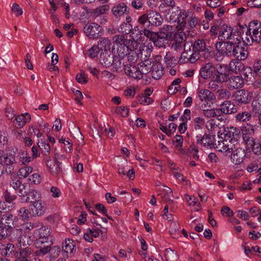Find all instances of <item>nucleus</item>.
I'll return each mask as SVG.
<instances>
[{
    "label": "nucleus",
    "instance_id": "1",
    "mask_svg": "<svg viewBox=\"0 0 261 261\" xmlns=\"http://www.w3.org/2000/svg\"><path fill=\"white\" fill-rule=\"evenodd\" d=\"M240 38H232V40L219 41L215 44L217 52L223 56L233 57L238 60L243 61L248 56V52L244 47H240Z\"/></svg>",
    "mask_w": 261,
    "mask_h": 261
},
{
    "label": "nucleus",
    "instance_id": "2",
    "mask_svg": "<svg viewBox=\"0 0 261 261\" xmlns=\"http://www.w3.org/2000/svg\"><path fill=\"white\" fill-rule=\"evenodd\" d=\"M232 97L238 105L247 104L251 101L252 94L248 90L241 89L235 91L232 94Z\"/></svg>",
    "mask_w": 261,
    "mask_h": 261
},
{
    "label": "nucleus",
    "instance_id": "3",
    "mask_svg": "<svg viewBox=\"0 0 261 261\" xmlns=\"http://www.w3.org/2000/svg\"><path fill=\"white\" fill-rule=\"evenodd\" d=\"M102 31V27L95 23H87L83 28L84 33L90 39L99 38Z\"/></svg>",
    "mask_w": 261,
    "mask_h": 261
},
{
    "label": "nucleus",
    "instance_id": "4",
    "mask_svg": "<svg viewBox=\"0 0 261 261\" xmlns=\"http://www.w3.org/2000/svg\"><path fill=\"white\" fill-rule=\"evenodd\" d=\"M218 37L221 41H225L226 40H232V38H239L235 32H233L232 28L226 24H223L221 27Z\"/></svg>",
    "mask_w": 261,
    "mask_h": 261
},
{
    "label": "nucleus",
    "instance_id": "5",
    "mask_svg": "<svg viewBox=\"0 0 261 261\" xmlns=\"http://www.w3.org/2000/svg\"><path fill=\"white\" fill-rule=\"evenodd\" d=\"M0 223L7 227L8 229L13 228L17 226L18 219L17 217L9 213L4 214L0 220Z\"/></svg>",
    "mask_w": 261,
    "mask_h": 261
},
{
    "label": "nucleus",
    "instance_id": "6",
    "mask_svg": "<svg viewBox=\"0 0 261 261\" xmlns=\"http://www.w3.org/2000/svg\"><path fill=\"white\" fill-rule=\"evenodd\" d=\"M216 72L213 76L220 83L226 82L228 76V68L224 65L217 64L215 67Z\"/></svg>",
    "mask_w": 261,
    "mask_h": 261
},
{
    "label": "nucleus",
    "instance_id": "7",
    "mask_svg": "<svg viewBox=\"0 0 261 261\" xmlns=\"http://www.w3.org/2000/svg\"><path fill=\"white\" fill-rule=\"evenodd\" d=\"M196 138L198 144H200L205 147H215V136L206 134L203 135L200 134L196 135Z\"/></svg>",
    "mask_w": 261,
    "mask_h": 261
},
{
    "label": "nucleus",
    "instance_id": "8",
    "mask_svg": "<svg viewBox=\"0 0 261 261\" xmlns=\"http://www.w3.org/2000/svg\"><path fill=\"white\" fill-rule=\"evenodd\" d=\"M230 132H229V138L232 137L229 141H227L226 143V155L230 156L231 153L234 152L238 148H241V147H238V143L237 142V139L236 136L238 135L237 133H234L233 132L232 136L230 135Z\"/></svg>",
    "mask_w": 261,
    "mask_h": 261
},
{
    "label": "nucleus",
    "instance_id": "9",
    "mask_svg": "<svg viewBox=\"0 0 261 261\" xmlns=\"http://www.w3.org/2000/svg\"><path fill=\"white\" fill-rule=\"evenodd\" d=\"M249 30L254 36L255 42H261V23L257 20H253L249 24Z\"/></svg>",
    "mask_w": 261,
    "mask_h": 261
},
{
    "label": "nucleus",
    "instance_id": "10",
    "mask_svg": "<svg viewBox=\"0 0 261 261\" xmlns=\"http://www.w3.org/2000/svg\"><path fill=\"white\" fill-rule=\"evenodd\" d=\"M10 185L14 190L17 191L18 195L21 197H24L26 188L25 184H22L17 177H15L10 181Z\"/></svg>",
    "mask_w": 261,
    "mask_h": 261
},
{
    "label": "nucleus",
    "instance_id": "11",
    "mask_svg": "<svg viewBox=\"0 0 261 261\" xmlns=\"http://www.w3.org/2000/svg\"><path fill=\"white\" fill-rule=\"evenodd\" d=\"M30 210L34 217L41 216L45 211V204L39 200L30 204Z\"/></svg>",
    "mask_w": 261,
    "mask_h": 261
},
{
    "label": "nucleus",
    "instance_id": "12",
    "mask_svg": "<svg viewBox=\"0 0 261 261\" xmlns=\"http://www.w3.org/2000/svg\"><path fill=\"white\" fill-rule=\"evenodd\" d=\"M114 60V56L110 52L102 53L100 55L99 61L100 64L106 68L112 66Z\"/></svg>",
    "mask_w": 261,
    "mask_h": 261
},
{
    "label": "nucleus",
    "instance_id": "13",
    "mask_svg": "<svg viewBox=\"0 0 261 261\" xmlns=\"http://www.w3.org/2000/svg\"><path fill=\"white\" fill-rule=\"evenodd\" d=\"M57 154H55V159L51 160L50 158L46 161V166L53 173L57 175L58 173L61 170L60 167L61 163L57 160Z\"/></svg>",
    "mask_w": 261,
    "mask_h": 261
},
{
    "label": "nucleus",
    "instance_id": "14",
    "mask_svg": "<svg viewBox=\"0 0 261 261\" xmlns=\"http://www.w3.org/2000/svg\"><path fill=\"white\" fill-rule=\"evenodd\" d=\"M231 161L236 165L241 164L246 155L245 150L243 148H238L234 152L231 153Z\"/></svg>",
    "mask_w": 261,
    "mask_h": 261
},
{
    "label": "nucleus",
    "instance_id": "15",
    "mask_svg": "<svg viewBox=\"0 0 261 261\" xmlns=\"http://www.w3.org/2000/svg\"><path fill=\"white\" fill-rule=\"evenodd\" d=\"M131 65H124V70L125 73L128 76L132 77L136 79H140L142 77V73L139 69V66L137 68L136 66H133L132 68H130Z\"/></svg>",
    "mask_w": 261,
    "mask_h": 261
},
{
    "label": "nucleus",
    "instance_id": "16",
    "mask_svg": "<svg viewBox=\"0 0 261 261\" xmlns=\"http://www.w3.org/2000/svg\"><path fill=\"white\" fill-rule=\"evenodd\" d=\"M215 72V67L211 63L205 64L200 69V74L203 79L210 77Z\"/></svg>",
    "mask_w": 261,
    "mask_h": 261
},
{
    "label": "nucleus",
    "instance_id": "17",
    "mask_svg": "<svg viewBox=\"0 0 261 261\" xmlns=\"http://www.w3.org/2000/svg\"><path fill=\"white\" fill-rule=\"evenodd\" d=\"M158 191L160 192L158 195H162V193H163L164 195L162 196V198L165 202H167L172 201L173 195L171 188L166 186L163 185L158 188Z\"/></svg>",
    "mask_w": 261,
    "mask_h": 261
},
{
    "label": "nucleus",
    "instance_id": "18",
    "mask_svg": "<svg viewBox=\"0 0 261 261\" xmlns=\"http://www.w3.org/2000/svg\"><path fill=\"white\" fill-rule=\"evenodd\" d=\"M197 94L198 97L201 101H212L216 99L214 94L207 89H199Z\"/></svg>",
    "mask_w": 261,
    "mask_h": 261
},
{
    "label": "nucleus",
    "instance_id": "19",
    "mask_svg": "<svg viewBox=\"0 0 261 261\" xmlns=\"http://www.w3.org/2000/svg\"><path fill=\"white\" fill-rule=\"evenodd\" d=\"M220 110L225 114H231L237 112L235 105L230 100L224 101L221 105Z\"/></svg>",
    "mask_w": 261,
    "mask_h": 261
},
{
    "label": "nucleus",
    "instance_id": "20",
    "mask_svg": "<svg viewBox=\"0 0 261 261\" xmlns=\"http://www.w3.org/2000/svg\"><path fill=\"white\" fill-rule=\"evenodd\" d=\"M181 13V10L179 7L175 9H169L167 14L166 15V18L167 20L172 22L177 21L178 23L180 22L179 15Z\"/></svg>",
    "mask_w": 261,
    "mask_h": 261
},
{
    "label": "nucleus",
    "instance_id": "21",
    "mask_svg": "<svg viewBox=\"0 0 261 261\" xmlns=\"http://www.w3.org/2000/svg\"><path fill=\"white\" fill-rule=\"evenodd\" d=\"M186 35L182 32L176 33L174 34V42L172 44V48L178 50L181 48L182 44L186 40Z\"/></svg>",
    "mask_w": 261,
    "mask_h": 261
},
{
    "label": "nucleus",
    "instance_id": "22",
    "mask_svg": "<svg viewBox=\"0 0 261 261\" xmlns=\"http://www.w3.org/2000/svg\"><path fill=\"white\" fill-rule=\"evenodd\" d=\"M112 11L116 17L121 16L124 14L129 13V11L127 10V6L124 3H120L114 6Z\"/></svg>",
    "mask_w": 261,
    "mask_h": 261
},
{
    "label": "nucleus",
    "instance_id": "23",
    "mask_svg": "<svg viewBox=\"0 0 261 261\" xmlns=\"http://www.w3.org/2000/svg\"><path fill=\"white\" fill-rule=\"evenodd\" d=\"M227 85L230 89H237L241 87L243 84L242 78L239 76H232L227 80Z\"/></svg>",
    "mask_w": 261,
    "mask_h": 261
},
{
    "label": "nucleus",
    "instance_id": "24",
    "mask_svg": "<svg viewBox=\"0 0 261 261\" xmlns=\"http://www.w3.org/2000/svg\"><path fill=\"white\" fill-rule=\"evenodd\" d=\"M24 196H26L24 201L27 203H33L39 200L41 198L40 194L35 190H30L28 192L25 191Z\"/></svg>",
    "mask_w": 261,
    "mask_h": 261
},
{
    "label": "nucleus",
    "instance_id": "25",
    "mask_svg": "<svg viewBox=\"0 0 261 261\" xmlns=\"http://www.w3.org/2000/svg\"><path fill=\"white\" fill-rule=\"evenodd\" d=\"M153 61L152 60H147L146 57L144 58V61L138 64L139 69L142 74H147L149 73L153 65H152Z\"/></svg>",
    "mask_w": 261,
    "mask_h": 261
},
{
    "label": "nucleus",
    "instance_id": "26",
    "mask_svg": "<svg viewBox=\"0 0 261 261\" xmlns=\"http://www.w3.org/2000/svg\"><path fill=\"white\" fill-rule=\"evenodd\" d=\"M148 15L150 25L159 26L162 24V18L159 13L152 11Z\"/></svg>",
    "mask_w": 261,
    "mask_h": 261
},
{
    "label": "nucleus",
    "instance_id": "27",
    "mask_svg": "<svg viewBox=\"0 0 261 261\" xmlns=\"http://www.w3.org/2000/svg\"><path fill=\"white\" fill-rule=\"evenodd\" d=\"M164 61L168 67H173L176 65L179 61L178 57H175L173 53L168 51L166 53L164 58Z\"/></svg>",
    "mask_w": 261,
    "mask_h": 261
},
{
    "label": "nucleus",
    "instance_id": "28",
    "mask_svg": "<svg viewBox=\"0 0 261 261\" xmlns=\"http://www.w3.org/2000/svg\"><path fill=\"white\" fill-rule=\"evenodd\" d=\"M49 229L46 226H43L39 229L36 230L34 233V237L36 239H48V237L49 236Z\"/></svg>",
    "mask_w": 261,
    "mask_h": 261
},
{
    "label": "nucleus",
    "instance_id": "29",
    "mask_svg": "<svg viewBox=\"0 0 261 261\" xmlns=\"http://www.w3.org/2000/svg\"><path fill=\"white\" fill-rule=\"evenodd\" d=\"M163 74V69L161 66V64L159 63H155L152 67V77L154 79L158 80L161 77Z\"/></svg>",
    "mask_w": 261,
    "mask_h": 261
},
{
    "label": "nucleus",
    "instance_id": "30",
    "mask_svg": "<svg viewBox=\"0 0 261 261\" xmlns=\"http://www.w3.org/2000/svg\"><path fill=\"white\" fill-rule=\"evenodd\" d=\"M164 256V261H177L179 258V256L176 252L170 248H167L165 250Z\"/></svg>",
    "mask_w": 261,
    "mask_h": 261
},
{
    "label": "nucleus",
    "instance_id": "31",
    "mask_svg": "<svg viewBox=\"0 0 261 261\" xmlns=\"http://www.w3.org/2000/svg\"><path fill=\"white\" fill-rule=\"evenodd\" d=\"M40 242H38L37 243V246H35L37 249H38L35 252V254L37 256H42L51 251V247L49 246V245L40 246V245H41V244Z\"/></svg>",
    "mask_w": 261,
    "mask_h": 261
},
{
    "label": "nucleus",
    "instance_id": "32",
    "mask_svg": "<svg viewBox=\"0 0 261 261\" xmlns=\"http://www.w3.org/2000/svg\"><path fill=\"white\" fill-rule=\"evenodd\" d=\"M193 51L201 53L206 49V44L205 41L202 39H198L196 40L192 45Z\"/></svg>",
    "mask_w": 261,
    "mask_h": 261
},
{
    "label": "nucleus",
    "instance_id": "33",
    "mask_svg": "<svg viewBox=\"0 0 261 261\" xmlns=\"http://www.w3.org/2000/svg\"><path fill=\"white\" fill-rule=\"evenodd\" d=\"M252 33V30L247 28L245 35L242 38L243 42L247 45H251L253 42H255V38L253 34Z\"/></svg>",
    "mask_w": 261,
    "mask_h": 261
},
{
    "label": "nucleus",
    "instance_id": "34",
    "mask_svg": "<svg viewBox=\"0 0 261 261\" xmlns=\"http://www.w3.org/2000/svg\"><path fill=\"white\" fill-rule=\"evenodd\" d=\"M111 43V41L107 38H101L98 41L97 47H98L99 50H104L105 51L109 50L110 48Z\"/></svg>",
    "mask_w": 261,
    "mask_h": 261
},
{
    "label": "nucleus",
    "instance_id": "35",
    "mask_svg": "<svg viewBox=\"0 0 261 261\" xmlns=\"http://www.w3.org/2000/svg\"><path fill=\"white\" fill-rule=\"evenodd\" d=\"M4 197L6 202L13 203L17 198V195L12 190H6L4 193Z\"/></svg>",
    "mask_w": 261,
    "mask_h": 261
},
{
    "label": "nucleus",
    "instance_id": "36",
    "mask_svg": "<svg viewBox=\"0 0 261 261\" xmlns=\"http://www.w3.org/2000/svg\"><path fill=\"white\" fill-rule=\"evenodd\" d=\"M251 118V114L246 111L239 112L236 116V120L240 122H246L247 121H249Z\"/></svg>",
    "mask_w": 261,
    "mask_h": 261
},
{
    "label": "nucleus",
    "instance_id": "37",
    "mask_svg": "<svg viewBox=\"0 0 261 261\" xmlns=\"http://www.w3.org/2000/svg\"><path fill=\"white\" fill-rule=\"evenodd\" d=\"M139 51L141 55V58L142 60H144V58L145 57L147 58V60H150L149 58L150 56L151 50L149 47L147 46L142 45L140 46Z\"/></svg>",
    "mask_w": 261,
    "mask_h": 261
},
{
    "label": "nucleus",
    "instance_id": "38",
    "mask_svg": "<svg viewBox=\"0 0 261 261\" xmlns=\"http://www.w3.org/2000/svg\"><path fill=\"white\" fill-rule=\"evenodd\" d=\"M75 245L73 241L68 239L65 240V245L63 246V250L66 253H73L74 250Z\"/></svg>",
    "mask_w": 261,
    "mask_h": 261
},
{
    "label": "nucleus",
    "instance_id": "39",
    "mask_svg": "<svg viewBox=\"0 0 261 261\" xmlns=\"http://www.w3.org/2000/svg\"><path fill=\"white\" fill-rule=\"evenodd\" d=\"M216 93L217 97L219 99H227L231 96L230 92L226 89L221 88L218 89Z\"/></svg>",
    "mask_w": 261,
    "mask_h": 261
},
{
    "label": "nucleus",
    "instance_id": "40",
    "mask_svg": "<svg viewBox=\"0 0 261 261\" xmlns=\"http://www.w3.org/2000/svg\"><path fill=\"white\" fill-rule=\"evenodd\" d=\"M19 215L23 221H27L29 218L34 217L32 215L31 210H27L25 207H21L19 211Z\"/></svg>",
    "mask_w": 261,
    "mask_h": 261
},
{
    "label": "nucleus",
    "instance_id": "41",
    "mask_svg": "<svg viewBox=\"0 0 261 261\" xmlns=\"http://www.w3.org/2000/svg\"><path fill=\"white\" fill-rule=\"evenodd\" d=\"M138 22L144 29H147L150 26L149 23V15L148 14H144L141 15L138 19Z\"/></svg>",
    "mask_w": 261,
    "mask_h": 261
},
{
    "label": "nucleus",
    "instance_id": "42",
    "mask_svg": "<svg viewBox=\"0 0 261 261\" xmlns=\"http://www.w3.org/2000/svg\"><path fill=\"white\" fill-rule=\"evenodd\" d=\"M37 145L44 155H47L49 154L50 148L48 143L41 141L37 143Z\"/></svg>",
    "mask_w": 261,
    "mask_h": 261
},
{
    "label": "nucleus",
    "instance_id": "43",
    "mask_svg": "<svg viewBox=\"0 0 261 261\" xmlns=\"http://www.w3.org/2000/svg\"><path fill=\"white\" fill-rule=\"evenodd\" d=\"M204 120L203 118L197 117L193 119L194 128L195 130H200L202 129L204 124Z\"/></svg>",
    "mask_w": 261,
    "mask_h": 261
},
{
    "label": "nucleus",
    "instance_id": "44",
    "mask_svg": "<svg viewBox=\"0 0 261 261\" xmlns=\"http://www.w3.org/2000/svg\"><path fill=\"white\" fill-rule=\"evenodd\" d=\"M252 111L256 114L261 113V97H257L252 102Z\"/></svg>",
    "mask_w": 261,
    "mask_h": 261
},
{
    "label": "nucleus",
    "instance_id": "45",
    "mask_svg": "<svg viewBox=\"0 0 261 261\" xmlns=\"http://www.w3.org/2000/svg\"><path fill=\"white\" fill-rule=\"evenodd\" d=\"M128 52V48L124 45H119L117 46V57L120 59H123L126 56H127Z\"/></svg>",
    "mask_w": 261,
    "mask_h": 261
},
{
    "label": "nucleus",
    "instance_id": "46",
    "mask_svg": "<svg viewBox=\"0 0 261 261\" xmlns=\"http://www.w3.org/2000/svg\"><path fill=\"white\" fill-rule=\"evenodd\" d=\"M243 142L246 145V149L248 150L252 147L253 145H254V142L257 139H254L252 136H246V135L242 137Z\"/></svg>",
    "mask_w": 261,
    "mask_h": 261
},
{
    "label": "nucleus",
    "instance_id": "47",
    "mask_svg": "<svg viewBox=\"0 0 261 261\" xmlns=\"http://www.w3.org/2000/svg\"><path fill=\"white\" fill-rule=\"evenodd\" d=\"M242 137L245 135L246 136H253L254 133V130L252 125L247 123L244 126L242 129Z\"/></svg>",
    "mask_w": 261,
    "mask_h": 261
},
{
    "label": "nucleus",
    "instance_id": "48",
    "mask_svg": "<svg viewBox=\"0 0 261 261\" xmlns=\"http://www.w3.org/2000/svg\"><path fill=\"white\" fill-rule=\"evenodd\" d=\"M30 238L27 236H21L20 238H18L17 242L19 244L20 249L24 248V247H29L30 244L29 243V240Z\"/></svg>",
    "mask_w": 261,
    "mask_h": 261
},
{
    "label": "nucleus",
    "instance_id": "49",
    "mask_svg": "<svg viewBox=\"0 0 261 261\" xmlns=\"http://www.w3.org/2000/svg\"><path fill=\"white\" fill-rule=\"evenodd\" d=\"M14 253L15 247L14 245L12 244H8L7 246L4 248V250L1 252L2 254L8 256L13 255Z\"/></svg>",
    "mask_w": 261,
    "mask_h": 261
},
{
    "label": "nucleus",
    "instance_id": "50",
    "mask_svg": "<svg viewBox=\"0 0 261 261\" xmlns=\"http://www.w3.org/2000/svg\"><path fill=\"white\" fill-rule=\"evenodd\" d=\"M131 31L132 24L127 23H123L118 29V31L124 35L130 33Z\"/></svg>",
    "mask_w": 261,
    "mask_h": 261
},
{
    "label": "nucleus",
    "instance_id": "51",
    "mask_svg": "<svg viewBox=\"0 0 261 261\" xmlns=\"http://www.w3.org/2000/svg\"><path fill=\"white\" fill-rule=\"evenodd\" d=\"M3 162L6 166H10L16 163L15 156L12 154H7L4 156Z\"/></svg>",
    "mask_w": 261,
    "mask_h": 261
},
{
    "label": "nucleus",
    "instance_id": "52",
    "mask_svg": "<svg viewBox=\"0 0 261 261\" xmlns=\"http://www.w3.org/2000/svg\"><path fill=\"white\" fill-rule=\"evenodd\" d=\"M137 99L138 102L144 105H148L152 101V100L150 97L144 94L138 96Z\"/></svg>",
    "mask_w": 261,
    "mask_h": 261
},
{
    "label": "nucleus",
    "instance_id": "53",
    "mask_svg": "<svg viewBox=\"0 0 261 261\" xmlns=\"http://www.w3.org/2000/svg\"><path fill=\"white\" fill-rule=\"evenodd\" d=\"M191 52V49L189 48V51L185 50L184 52L182 53L180 58L179 59V61L180 62V63H187L190 61V57Z\"/></svg>",
    "mask_w": 261,
    "mask_h": 261
},
{
    "label": "nucleus",
    "instance_id": "54",
    "mask_svg": "<svg viewBox=\"0 0 261 261\" xmlns=\"http://www.w3.org/2000/svg\"><path fill=\"white\" fill-rule=\"evenodd\" d=\"M127 55L128 61L132 64L136 62L139 57L138 53L134 50H130Z\"/></svg>",
    "mask_w": 261,
    "mask_h": 261
},
{
    "label": "nucleus",
    "instance_id": "55",
    "mask_svg": "<svg viewBox=\"0 0 261 261\" xmlns=\"http://www.w3.org/2000/svg\"><path fill=\"white\" fill-rule=\"evenodd\" d=\"M252 74L253 76L261 77V62L257 61L253 66L252 69Z\"/></svg>",
    "mask_w": 261,
    "mask_h": 261
},
{
    "label": "nucleus",
    "instance_id": "56",
    "mask_svg": "<svg viewBox=\"0 0 261 261\" xmlns=\"http://www.w3.org/2000/svg\"><path fill=\"white\" fill-rule=\"evenodd\" d=\"M226 140L219 141L217 144H215V146L216 145L215 148H216L218 151L226 153V150H225V149H226Z\"/></svg>",
    "mask_w": 261,
    "mask_h": 261
},
{
    "label": "nucleus",
    "instance_id": "57",
    "mask_svg": "<svg viewBox=\"0 0 261 261\" xmlns=\"http://www.w3.org/2000/svg\"><path fill=\"white\" fill-rule=\"evenodd\" d=\"M126 37L125 35H116L113 37V42L116 44L117 46L119 45H124Z\"/></svg>",
    "mask_w": 261,
    "mask_h": 261
},
{
    "label": "nucleus",
    "instance_id": "58",
    "mask_svg": "<svg viewBox=\"0 0 261 261\" xmlns=\"http://www.w3.org/2000/svg\"><path fill=\"white\" fill-rule=\"evenodd\" d=\"M121 59H120L119 57H117V56H114V60L112 65L114 69V71H117L119 69L121 68L123 65H124V63H122L121 61Z\"/></svg>",
    "mask_w": 261,
    "mask_h": 261
},
{
    "label": "nucleus",
    "instance_id": "59",
    "mask_svg": "<svg viewBox=\"0 0 261 261\" xmlns=\"http://www.w3.org/2000/svg\"><path fill=\"white\" fill-rule=\"evenodd\" d=\"M254 154L257 155L261 154V142L257 139L251 148Z\"/></svg>",
    "mask_w": 261,
    "mask_h": 261
},
{
    "label": "nucleus",
    "instance_id": "60",
    "mask_svg": "<svg viewBox=\"0 0 261 261\" xmlns=\"http://www.w3.org/2000/svg\"><path fill=\"white\" fill-rule=\"evenodd\" d=\"M33 171L32 167H25L21 168L19 170V175L23 177H27Z\"/></svg>",
    "mask_w": 261,
    "mask_h": 261
},
{
    "label": "nucleus",
    "instance_id": "61",
    "mask_svg": "<svg viewBox=\"0 0 261 261\" xmlns=\"http://www.w3.org/2000/svg\"><path fill=\"white\" fill-rule=\"evenodd\" d=\"M15 120L17 123L18 127H22L26 123L25 116L24 114H21L16 117Z\"/></svg>",
    "mask_w": 261,
    "mask_h": 261
},
{
    "label": "nucleus",
    "instance_id": "62",
    "mask_svg": "<svg viewBox=\"0 0 261 261\" xmlns=\"http://www.w3.org/2000/svg\"><path fill=\"white\" fill-rule=\"evenodd\" d=\"M98 47L93 46L87 50V55L91 59H93L98 55L99 53Z\"/></svg>",
    "mask_w": 261,
    "mask_h": 261
},
{
    "label": "nucleus",
    "instance_id": "63",
    "mask_svg": "<svg viewBox=\"0 0 261 261\" xmlns=\"http://www.w3.org/2000/svg\"><path fill=\"white\" fill-rule=\"evenodd\" d=\"M144 35L153 42L157 38V33L150 31L148 29H144Z\"/></svg>",
    "mask_w": 261,
    "mask_h": 261
},
{
    "label": "nucleus",
    "instance_id": "64",
    "mask_svg": "<svg viewBox=\"0 0 261 261\" xmlns=\"http://www.w3.org/2000/svg\"><path fill=\"white\" fill-rule=\"evenodd\" d=\"M76 80L80 84H86L88 82L87 77L84 72L78 73L76 76Z\"/></svg>",
    "mask_w": 261,
    "mask_h": 261
}]
</instances>
